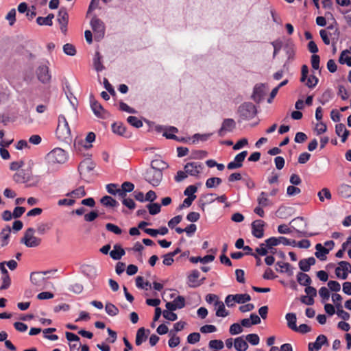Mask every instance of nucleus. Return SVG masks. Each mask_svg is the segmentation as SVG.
I'll return each instance as SVG.
<instances>
[{
  "label": "nucleus",
  "instance_id": "obj_8",
  "mask_svg": "<svg viewBox=\"0 0 351 351\" xmlns=\"http://www.w3.org/2000/svg\"><path fill=\"white\" fill-rule=\"evenodd\" d=\"M49 273L50 271L32 272L30 275V280L36 287L40 289H43L45 288L47 283V280L43 276Z\"/></svg>",
  "mask_w": 351,
  "mask_h": 351
},
{
  "label": "nucleus",
  "instance_id": "obj_21",
  "mask_svg": "<svg viewBox=\"0 0 351 351\" xmlns=\"http://www.w3.org/2000/svg\"><path fill=\"white\" fill-rule=\"evenodd\" d=\"M150 332L149 329L145 330V328H140L136 332L135 343L136 346H141L143 341L147 339V334Z\"/></svg>",
  "mask_w": 351,
  "mask_h": 351
},
{
  "label": "nucleus",
  "instance_id": "obj_43",
  "mask_svg": "<svg viewBox=\"0 0 351 351\" xmlns=\"http://www.w3.org/2000/svg\"><path fill=\"white\" fill-rule=\"evenodd\" d=\"M328 30H329V36L332 38V40L336 43L339 37L340 32L337 27H335L333 25H330L327 27Z\"/></svg>",
  "mask_w": 351,
  "mask_h": 351
},
{
  "label": "nucleus",
  "instance_id": "obj_45",
  "mask_svg": "<svg viewBox=\"0 0 351 351\" xmlns=\"http://www.w3.org/2000/svg\"><path fill=\"white\" fill-rule=\"evenodd\" d=\"M69 15L65 8H61L58 15V21L60 24H68Z\"/></svg>",
  "mask_w": 351,
  "mask_h": 351
},
{
  "label": "nucleus",
  "instance_id": "obj_56",
  "mask_svg": "<svg viewBox=\"0 0 351 351\" xmlns=\"http://www.w3.org/2000/svg\"><path fill=\"white\" fill-rule=\"evenodd\" d=\"M106 228L108 231L114 233L115 234H121L122 233V230L117 225L108 223L106 224Z\"/></svg>",
  "mask_w": 351,
  "mask_h": 351
},
{
  "label": "nucleus",
  "instance_id": "obj_35",
  "mask_svg": "<svg viewBox=\"0 0 351 351\" xmlns=\"http://www.w3.org/2000/svg\"><path fill=\"white\" fill-rule=\"evenodd\" d=\"M101 204H102L104 206L106 207H117L119 205V203L117 201H116L114 199H113L112 197L108 195L104 196L100 199Z\"/></svg>",
  "mask_w": 351,
  "mask_h": 351
},
{
  "label": "nucleus",
  "instance_id": "obj_36",
  "mask_svg": "<svg viewBox=\"0 0 351 351\" xmlns=\"http://www.w3.org/2000/svg\"><path fill=\"white\" fill-rule=\"evenodd\" d=\"M102 56L99 51H96L93 58V65L95 69L97 71H101L104 69V66L101 62Z\"/></svg>",
  "mask_w": 351,
  "mask_h": 351
},
{
  "label": "nucleus",
  "instance_id": "obj_28",
  "mask_svg": "<svg viewBox=\"0 0 351 351\" xmlns=\"http://www.w3.org/2000/svg\"><path fill=\"white\" fill-rule=\"evenodd\" d=\"M178 132V128L176 127H169V128L165 131L163 134V136H165L168 139H173L178 141L186 142L184 138H179L177 136L174 134V133H177Z\"/></svg>",
  "mask_w": 351,
  "mask_h": 351
},
{
  "label": "nucleus",
  "instance_id": "obj_31",
  "mask_svg": "<svg viewBox=\"0 0 351 351\" xmlns=\"http://www.w3.org/2000/svg\"><path fill=\"white\" fill-rule=\"evenodd\" d=\"M168 167V165L160 159H155L151 162L150 169L154 170L162 171Z\"/></svg>",
  "mask_w": 351,
  "mask_h": 351
},
{
  "label": "nucleus",
  "instance_id": "obj_32",
  "mask_svg": "<svg viewBox=\"0 0 351 351\" xmlns=\"http://www.w3.org/2000/svg\"><path fill=\"white\" fill-rule=\"evenodd\" d=\"M214 305L218 307L216 311V316L225 317L229 315V312L226 309L224 304L222 301L217 300Z\"/></svg>",
  "mask_w": 351,
  "mask_h": 351
},
{
  "label": "nucleus",
  "instance_id": "obj_22",
  "mask_svg": "<svg viewBox=\"0 0 351 351\" xmlns=\"http://www.w3.org/2000/svg\"><path fill=\"white\" fill-rule=\"evenodd\" d=\"M82 272L90 279H94L97 276L96 268L90 265H83L82 266Z\"/></svg>",
  "mask_w": 351,
  "mask_h": 351
},
{
  "label": "nucleus",
  "instance_id": "obj_24",
  "mask_svg": "<svg viewBox=\"0 0 351 351\" xmlns=\"http://www.w3.org/2000/svg\"><path fill=\"white\" fill-rule=\"evenodd\" d=\"M112 130L114 134H117L120 136H123L125 137L129 136L127 133L125 126L121 122L114 123L112 125Z\"/></svg>",
  "mask_w": 351,
  "mask_h": 351
},
{
  "label": "nucleus",
  "instance_id": "obj_33",
  "mask_svg": "<svg viewBox=\"0 0 351 351\" xmlns=\"http://www.w3.org/2000/svg\"><path fill=\"white\" fill-rule=\"evenodd\" d=\"M190 261L193 263H197L198 262H200L203 264L212 262L215 260V256L213 254L206 255L204 257L200 256H191L189 258Z\"/></svg>",
  "mask_w": 351,
  "mask_h": 351
},
{
  "label": "nucleus",
  "instance_id": "obj_60",
  "mask_svg": "<svg viewBox=\"0 0 351 351\" xmlns=\"http://www.w3.org/2000/svg\"><path fill=\"white\" fill-rule=\"evenodd\" d=\"M337 314L343 320H348L350 319V314L343 309L342 305L339 304V306H337Z\"/></svg>",
  "mask_w": 351,
  "mask_h": 351
},
{
  "label": "nucleus",
  "instance_id": "obj_6",
  "mask_svg": "<svg viewBox=\"0 0 351 351\" xmlns=\"http://www.w3.org/2000/svg\"><path fill=\"white\" fill-rule=\"evenodd\" d=\"M144 178L153 186H157L162 180V172L149 168L144 173Z\"/></svg>",
  "mask_w": 351,
  "mask_h": 351
},
{
  "label": "nucleus",
  "instance_id": "obj_48",
  "mask_svg": "<svg viewBox=\"0 0 351 351\" xmlns=\"http://www.w3.org/2000/svg\"><path fill=\"white\" fill-rule=\"evenodd\" d=\"M234 297V302L238 304H244L251 300V297L249 294H235Z\"/></svg>",
  "mask_w": 351,
  "mask_h": 351
},
{
  "label": "nucleus",
  "instance_id": "obj_29",
  "mask_svg": "<svg viewBox=\"0 0 351 351\" xmlns=\"http://www.w3.org/2000/svg\"><path fill=\"white\" fill-rule=\"evenodd\" d=\"M13 180L16 183H25L29 180V174L28 172L22 170L14 175Z\"/></svg>",
  "mask_w": 351,
  "mask_h": 351
},
{
  "label": "nucleus",
  "instance_id": "obj_58",
  "mask_svg": "<svg viewBox=\"0 0 351 351\" xmlns=\"http://www.w3.org/2000/svg\"><path fill=\"white\" fill-rule=\"evenodd\" d=\"M245 339L253 346L258 345L260 341L258 335L254 333L246 335Z\"/></svg>",
  "mask_w": 351,
  "mask_h": 351
},
{
  "label": "nucleus",
  "instance_id": "obj_61",
  "mask_svg": "<svg viewBox=\"0 0 351 351\" xmlns=\"http://www.w3.org/2000/svg\"><path fill=\"white\" fill-rule=\"evenodd\" d=\"M242 331H243L242 326L238 323H234V324H232L230 326V330H229L230 333L232 335L239 334V333L242 332Z\"/></svg>",
  "mask_w": 351,
  "mask_h": 351
},
{
  "label": "nucleus",
  "instance_id": "obj_12",
  "mask_svg": "<svg viewBox=\"0 0 351 351\" xmlns=\"http://www.w3.org/2000/svg\"><path fill=\"white\" fill-rule=\"evenodd\" d=\"M247 155V151H243L239 154H237L234 158V160L230 162L227 168L230 170L239 169L243 166V162L244 161L245 157Z\"/></svg>",
  "mask_w": 351,
  "mask_h": 351
},
{
  "label": "nucleus",
  "instance_id": "obj_55",
  "mask_svg": "<svg viewBox=\"0 0 351 351\" xmlns=\"http://www.w3.org/2000/svg\"><path fill=\"white\" fill-rule=\"evenodd\" d=\"M208 346L210 349L221 350L224 344L221 340L215 339L210 341Z\"/></svg>",
  "mask_w": 351,
  "mask_h": 351
},
{
  "label": "nucleus",
  "instance_id": "obj_23",
  "mask_svg": "<svg viewBox=\"0 0 351 351\" xmlns=\"http://www.w3.org/2000/svg\"><path fill=\"white\" fill-rule=\"evenodd\" d=\"M335 132L339 136H341V141L343 143L347 140L350 134L349 131L346 128L345 125L343 123H338L336 125Z\"/></svg>",
  "mask_w": 351,
  "mask_h": 351
},
{
  "label": "nucleus",
  "instance_id": "obj_27",
  "mask_svg": "<svg viewBox=\"0 0 351 351\" xmlns=\"http://www.w3.org/2000/svg\"><path fill=\"white\" fill-rule=\"evenodd\" d=\"M234 347L237 351H245L248 348V344L243 337H239L234 339Z\"/></svg>",
  "mask_w": 351,
  "mask_h": 351
},
{
  "label": "nucleus",
  "instance_id": "obj_14",
  "mask_svg": "<svg viewBox=\"0 0 351 351\" xmlns=\"http://www.w3.org/2000/svg\"><path fill=\"white\" fill-rule=\"evenodd\" d=\"M95 167V164L90 159H85L78 166V171L81 176L90 173Z\"/></svg>",
  "mask_w": 351,
  "mask_h": 351
},
{
  "label": "nucleus",
  "instance_id": "obj_41",
  "mask_svg": "<svg viewBox=\"0 0 351 351\" xmlns=\"http://www.w3.org/2000/svg\"><path fill=\"white\" fill-rule=\"evenodd\" d=\"M257 202L259 206L266 207L270 204V201L268 198L267 193L262 191L257 197Z\"/></svg>",
  "mask_w": 351,
  "mask_h": 351
},
{
  "label": "nucleus",
  "instance_id": "obj_64",
  "mask_svg": "<svg viewBox=\"0 0 351 351\" xmlns=\"http://www.w3.org/2000/svg\"><path fill=\"white\" fill-rule=\"evenodd\" d=\"M301 193L300 189L293 185L289 186L287 189V194L288 196H295Z\"/></svg>",
  "mask_w": 351,
  "mask_h": 351
},
{
  "label": "nucleus",
  "instance_id": "obj_42",
  "mask_svg": "<svg viewBox=\"0 0 351 351\" xmlns=\"http://www.w3.org/2000/svg\"><path fill=\"white\" fill-rule=\"evenodd\" d=\"M86 195V191L84 190V186H80L78 187L77 189L69 192V193H67L66 194V196L67 197H77V198H79V197H84Z\"/></svg>",
  "mask_w": 351,
  "mask_h": 351
},
{
  "label": "nucleus",
  "instance_id": "obj_2",
  "mask_svg": "<svg viewBox=\"0 0 351 351\" xmlns=\"http://www.w3.org/2000/svg\"><path fill=\"white\" fill-rule=\"evenodd\" d=\"M56 134L60 140H66L71 136V130L64 115H59Z\"/></svg>",
  "mask_w": 351,
  "mask_h": 351
},
{
  "label": "nucleus",
  "instance_id": "obj_9",
  "mask_svg": "<svg viewBox=\"0 0 351 351\" xmlns=\"http://www.w3.org/2000/svg\"><path fill=\"white\" fill-rule=\"evenodd\" d=\"M339 267L335 269V275L337 278L346 280L348 278V272L351 273V265L347 261H340Z\"/></svg>",
  "mask_w": 351,
  "mask_h": 351
},
{
  "label": "nucleus",
  "instance_id": "obj_13",
  "mask_svg": "<svg viewBox=\"0 0 351 351\" xmlns=\"http://www.w3.org/2000/svg\"><path fill=\"white\" fill-rule=\"evenodd\" d=\"M184 169L189 175L197 177L202 169V165L197 162H187Z\"/></svg>",
  "mask_w": 351,
  "mask_h": 351
},
{
  "label": "nucleus",
  "instance_id": "obj_5",
  "mask_svg": "<svg viewBox=\"0 0 351 351\" xmlns=\"http://www.w3.org/2000/svg\"><path fill=\"white\" fill-rule=\"evenodd\" d=\"M90 26L95 34V39L97 41L101 40L105 35V25L104 22L94 16L90 21Z\"/></svg>",
  "mask_w": 351,
  "mask_h": 351
},
{
  "label": "nucleus",
  "instance_id": "obj_47",
  "mask_svg": "<svg viewBox=\"0 0 351 351\" xmlns=\"http://www.w3.org/2000/svg\"><path fill=\"white\" fill-rule=\"evenodd\" d=\"M105 310L106 313L110 316H115L119 313L118 308L110 302L106 304Z\"/></svg>",
  "mask_w": 351,
  "mask_h": 351
},
{
  "label": "nucleus",
  "instance_id": "obj_34",
  "mask_svg": "<svg viewBox=\"0 0 351 351\" xmlns=\"http://www.w3.org/2000/svg\"><path fill=\"white\" fill-rule=\"evenodd\" d=\"M297 281L302 286H308L312 282L310 276L304 272H299L297 274Z\"/></svg>",
  "mask_w": 351,
  "mask_h": 351
},
{
  "label": "nucleus",
  "instance_id": "obj_25",
  "mask_svg": "<svg viewBox=\"0 0 351 351\" xmlns=\"http://www.w3.org/2000/svg\"><path fill=\"white\" fill-rule=\"evenodd\" d=\"M125 254L124 249L120 245L116 244L114 245L113 250L110 252V256L114 260H119Z\"/></svg>",
  "mask_w": 351,
  "mask_h": 351
},
{
  "label": "nucleus",
  "instance_id": "obj_30",
  "mask_svg": "<svg viewBox=\"0 0 351 351\" xmlns=\"http://www.w3.org/2000/svg\"><path fill=\"white\" fill-rule=\"evenodd\" d=\"M11 228L9 226H6L3 228L0 233V238L1 239V247L6 246L9 243V238L10 236Z\"/></svg>",
  "mask_w": 351,
  "mask_h": 351
},
{
  "label": "nucleus",
  "instance_id": "obj_40",
  "mask_svg": "<svg viewBox=\"0 0 351 351\" xmlns=\"http://www.w3.org/2000/svg\"><path fill=\"white\" fill-rule=\"evenodd\" d=\"M54 15L53 14H48L46 17L39 16L36 19V23L39 25H49L51 26L53 24L52 19Z\"/></svg>",
  "mask_w": 351,
  "mask_h": 351
},
{
  "label": "nucleus",
  "instance_id": "obj_15",
  "mask_svg": "<svg viewBox=\"0 0 351 351\" xmlns=\"http://www.w3.org/2000/svg\"><path fill=\"white\" fill-rule=\"evenodd\" d=\"M90 107L91 109L95 114V115L97 117L104 119L106 117L107 112L102 107V106L93 98L90 99Z\"/></svg>",
  "mask_w": 351,
  "mask_h": 351
},
{
  "label": "nucleus",
  "instance_id": "obj_3",
  "mask_svg": "<svg viewBox=\"0 0 351 351\" xmlns=\"http://www.w3.org/2000/svg\"><path fill=\"white\" fill-rule=\"evenodd\" d=\"M35 230L33 228H29L21 239V243L27 247H36L41 243V239L34 236Z\"/></svg>",
  "mask_w": 351,
  "mask_h": 351
},
{
  "label": "nucleus",
  "instance_id": "obj_20",
  "mask_svg": "<svg viewBox=\"0 0 351 351\" xmlns=\"http://www.w3.org/2000/svg\"><path fill=\"white\" fill-rule=\"evenodd\" d=\"M200 276L198 270L194 269L191 271V274L188 276V282L190 287H197L202 285V282H198L197 279Z\"/></svg>",
  "mask_w": 351,
  "mask_h": 351
},
{
  "label": "nucleus",
  "instance_id": "obj_1",
  "mask_svg": "<svg viewBox=\"0 0 351 351\" xmlns=\"http://www.w3.org/2000/svg\"><path fill=\"white\" fill-rule=\"evenodd\" d=\"M45 160L49 166L63 164L67 160V154L64 149L57 147L49 152Z\"/></svg>",
  "mask_w": 351,
  "mask_h": 351
},
{
  "label": "nucleus",
  "instance_id": "obj_51",
  "mask_svg": "<svg viewBox=\"0 0 351 351\" xmlns=\"http://www.w3.org/2000/svg\"><path fill=\"white\" fill-rule=\"evenodd\" d=\"M317 195L321 202L324 201V197H326L327 199H330L332 197L330 191L327 188L322 189L320 191L318 192Z\"/></svg>",
  "mask_w": 351,
  "mask_h": 351
},
{
  "label": "nucleus",
  "instance_id": "obj_10",
  "mask_svg": "<svg viewBox=\"0 0 351 351\" xmlns=\"http://www.w3.org/2000/svg\"><path fill=\"white\" fill-rule=\"evenodd\" d=\"M236 128V122L233 119H225L218 131V135L223 137L227 132H232Z\"/></svg>",
  "mask_w": 351,
  "mask_h": 351
},
{
  "label": "nucleus",
  "instance_id": "obj_16",
  "mask_svg": "<svg viewBox=\"0 0 351 351\" xmlns=\"http://www.w3.org/2000/svg\"><path fill=\"white\" fill-rule=\"evenodd\" d=\"M328 343L327 337L324 335H319L315 342L308 343L309 351H318L322 346Z\"/></svg>",
  "mask_w": 351,
  "mask_h": 351
},
{
  "label": "nucleus",
  "instance_id": "obj_37",
  "mask_svg": "<svg viewBox=\"0 0 351 351\" xmlns=\"http://www.w3.org/2000/svg\"><path fill=\"white\" fill-rule=\"evenodd\" d=\"M338 193L343 198H348L351 197V186L343 184L339 186Z\"/></svg>",
  "mask_w": 351,
  "mask_h": 351
},
{
  "label": "nucleus",
  "instance_id": "obj_46",
  "mask_svg": "<svg viewBox=\"0 0 351 351\" xmlns=\"http://www.w3.org/2000/svg\"><path fill=\"white\" fill-rule=\"evenodd\" d=\"M169 336L171 337L168 341L169 346L170 348H175L178 346L180 343V337L176 336V335L173 333V330L170 331Z\"/></svg>",
  "mask_w": 351,
  "mask_h": 351
},
{
  "label": "nucleus",
  "instance_id": "obj_54",
  "mask_svg": "<svg viewBox=\"0 0 351 351\" xmlns=\"http://www.w3.org/2000/svg\"><path fill=\"white\" fill-rule=\"evenodd\" d=\"M128 122L132 126L139 128L143 126V122L136 117L130 116L127 119Z\"/></svg>",
  "mask_w": 351,
  "mask_h": 351
},
{
  "label": "nucleus",
  "instance_id": "obj_4",
  "mask_svg": "<svg viewBox=\"0 0 351 351\" xmlns=\"http://www.w3.org/2000/svg\"><path fill=\"white\" fill-rule=\"evenodd\" d=\"M238 112L242 119L249 120L255 117L256 109L252 103L245 102L239 106Z\"/></svg>",
  "mask_w": 351,
  "mask_h": 351
},
{
  "label": "nucleus",
  "instance_id": "obj_44",
  "mask_svg": "<svg viewBox=\"0 0 351 351\" xmlns=\"http://www.w3.org/2000/svg\"><path fill=\"white\" fill-rule=\"evenodd\" d=\"M350 53V50L346 49L341 53L339 56V62L341 64H346L348 66H351V56L346 55Z\"/></svg>",
  "mask_w": 351,
  "mask_h": 351
},
{
  "label": "nucleus",
  "instance_id": "obj_59",
  "mask_svg": "<svg viewBox=\"0 0 351 351\" xmlns=\"http://www.w3.org/2000/svg\"><path fill=\"white\" fill-rule=\"evenodd\" d=\"M265 245L268 249H271L279 245V239L274 237H270L265 240Z\"/></svg>",
  "mask_w": 351,
  "mask_h": 351
},
{
  "label": "nucleus",
  "instance_id": "obj_52",
  "mask_svg": "<svg viewBox=\"0 0 351 351\" xmlns=\"http://www.w3.org/2000/svg\"><path fill=\"white\" fill-rule=\"evenodd\" d=\"M276 265L280 267V272H287L290 276L293 274V271L291 269V265L289 263L279 261Z\"/></svg>",
  "mask_w": 351,
  "mask_h": 351
},
{
  "label": "nucleus",
  "instance_id": "obj_18",
  "mask_svg": "<svg viewBox=\"0 0 351 351\" xmlns=\"http://www.w3.org/2000/svg\"><path fill=\"white\" fill-rule=\"evenodd\" d=\"M265 95V84H258L254 88L252 99L254 101L259 103Z\"/></svg>",
  "mask_w": 351,
  "mask_h": 351
},
{
  "label": "nucleus",
  "instance_id": "obj_17",
  "mask_svg": "<svg viewBox=\"0 0 351 351\" xmlns=\"http://www.w3.org/2000/svg\"><path fill=\"white\" fill-rule=\"evenodd\" d=\"M175 302H180V304H175L173 302H168L166 303L167 311H173L177 308H182L185 306V299L183 296L179 295L175 299Z\"/></svg>",
  "mask_w": 351,
  "mask_h": 351
},
{
  "label": "nucleus",
  "instance_id": "obj_50",
  "mask_svg": "<svg viewBox=\"0 0 351 351\" xmlns=\"http://www.w3.org/2000/svg\"><path fill=\"white\" fill-rule=\"evenodd\" d=\"M147 208L150 215H155L160 212L161 206L158 203H152L149 204Z\"/></svg>",
  "mask_w": 351,
  "mask_h": 351
},
{
  "label": "nucleus",
  "instance_id": "obj_63",
  "mask_svg": "<svg viewBox=\"0 0 351 351\" xmlns=\"http://www.w3.org/2000/svg\"><path fill=\"white\" fill-rule=\"evenodd\" d=\"M200 339V335L198 332H193L188 335L187 341L191 344L197 343Z\"/></svg>",
  "mask_w": 351,
  "mask_h": 351
},
{
  "label": "nucleus",
  "instance_id": "obj_19",
  "mask_svg": "<svg viewBox=\"0 0 351 351\" xmlns=\"http://www.w3.org/2000/svg\"><path fill=\"white\" fill-rule=\"evenodd\" d=\"M316 260L314 257H309L308 258H303L299 261L298 265L300 269L304 271L307 272L310 270L311 267L314 265Z\"/></svg>",
  "mask_w": 351,
  "mask_h": 351
},
{
  "label": "nucleus",
  "instance_id": "obj_49",
  "mask_svg": "<svg viewBox=\"0 0 351 351\" xmlns=\"http://www.w3.org/2000/svg\"><path fill=\"white\" fill-rule=\"evenodd\" d=\"M222 182V180L219 178H210L206 182L207 188H213L219 186Z\"/></svg>",
  "mask_w": 351,
  "mask_h": 351
},
{
  "label": "nucleus",
  "instance_id": "obj_11",
  "mask_svg": "<svg viewBox=\"0 0 351 351\" xmlns=\"http://www.w3.org/2000/svg\"><path fill=\"white\" fill-rule=\"evenodd\" d=\"M265 223L263 220L257 219L252 223V234L258 239L263 238L264 236V226Z\"/></svg>",
  "mask_w": 351,
  "mask_h": 351
},
{
  "label": "nucleus",
  "instance_id": "obj_62",
  "mask_svg": "<svg viewBox=\"0 0 351 351\" xmlns=\"http://www.w3.org/2000/svg\"><path fill=\"white\" fill-rule=\"evenodd\" d=\"M332 97V93L330 90H326L323 93L322 95V98L320 99V102L322 105H324L326 103L328 102Z\"/></svg>",
  "mask_w": 351,
  "mask_h": 351
},
{
  "label": "nucleus",
  "instance_id": "obj_53",
  "mask_svg": "<svg viewBox=\"0 0 351 351\" xmlns=\"http://www.w3.org/2000/svg\"><path fill=\"white\" fill-rule=\"evenodd\" d=\"M63 51L68 56H73L76 54L75 46L70 43H66L63 46Z\"/></svg>",
  "mask_w": 351,
  "mask_h": 351
},
{
  "label": "nucleus",
  "instance_id": "obj_26",
  "mask_svg": "<svg viewBox=\"0 0 351 351\" xmlns=\"http://www.w3.org/2000/svg\"><path fill=\"white\" fill-rule=\"evenodd\" d=\"M316 252L315 256L321 261L326 259V254L329 253V250L324 247L321 243H317L315 245Z\"/></svg>",
  "mask_w": 351,
  "mask_h": 351
},
{
  "label": "nucleus",
  "instance_id": "obj_38",
  "mask_svg": "<svg viewBox=\"0 0 351 351\" xmlns=\"http://www.w3.org/2000/svg\"><path fill=\"white\" fill-rule=\"evenodd\" d=\"M285 318L287 321V326L293 330H296V315L293 313H289L286 314Z\"/></svg>",
  "mask_w": 351,
  "mask_h": 351
},
{
  "label": "nucleus",
  "instance_id": "obj_57",
  "mask_svg": "<svg viewBox=\"0 0 351 351\" xmlns=\"http://www.w3.org/2000/svg\"><path fill=\"white\" fill-rule=\"evenodd\" d=\"M1 281H2V285L0 287V290H5L10 287V286L11 285V279H10L9 274L3 275L1 276Z\"/></svg>",
  "mask_w": 351,
  "mask_h": 351
},
{
  "label": "nucleus",
  "instance_id": "obj_39",
  "mask_svg": "<svg viewBox=\"0 0 351 351\" xmlns=\"http://www.w3.org/2000/svg\"><path fill=\"white\" fill-rule=\"evenodd\" d=\"M95 140V133L90 132L87 134L86 137L85 138L84 144V141L82 140L81 141H77V144L83 145L86 149H88L92 147V145L90 143H93Z\"/></svg>",
  "mask_w": 351,
  "mask_h": 351
},
{
  "label": "nucleus",
  "instance_id": "obj_7",
  "mask_svg": "<svg viewBox=\"0 0 351 351\" xmlns=\"http://www.w3.org/2000/svg\"><path fill=\"white\" fill-rule=\"evenodd\" d=\"M49 63L48 61L41 62L36 71L38 80L43 84L49 83L51 78V75L49 73Z\"/></svg>",
  "mask_w": 351,
  "mask_h": 351
}]
</instances>
